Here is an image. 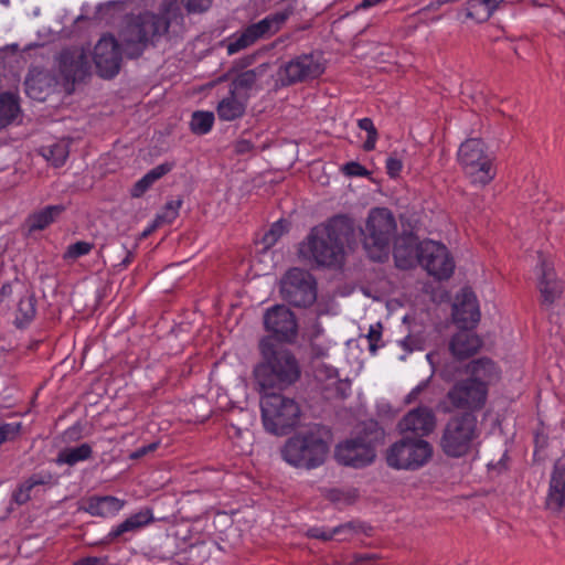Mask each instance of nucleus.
<instances>
[{
    "instance_id": "20",
    "label": "nucleus",
    "mask_w": 565,
    "mask_h": 565,
    "mask_svg": "<svg viewBox=\"0 0 565 565\" xmlns=\"http://www.w3.org/2000/svg\"><path fill=\"white\" fill-rule=\"evenodd\" d=\"M452 318L458 328L475 329L480 320L477 297L470 288H462L452 305Z\"/></svg>"
},
{
    "instance_id": "16",
    "label": "nucleus",
    "mask_w": 565,
    "mask_h": 565,
    "mask_svg": "<svg viewBox=\"0 0 565 565\" xmlns=\"http://www.w3.org/2000/svg\"><path fill=\"white\" fill-rule=\"evenodd\" d=\"M488 397V387L476 379H465L456 382L447 393V399L457 409H468L469 413L481 409Z\"/></svg>"
},
{
    "instance_id": "22",
    "label": "nucleus",
    "mask_w": 565,
    "mask_h": 565,
    "mask_svg": "<svg viewBox=\"0 0 565 565\" xmlns=\"http://www.w3.org/2000/svg\"><path fill=\"white\" fill-rule=\"evenodd\" d=\"M545 503L554 512L565 507V460H558L553 466Z\"/></svg>"
},
{
    "instance_id": "11",
    "label": "nucleus",
    "mask_w": 565,
    "mask_h": 565,
    "mask_svg": "<svg viewBox=\"0 0 565 565\" xmlns=\"http://www.w3.org/2000/svg\"><path fill=\"white\" fill-rule=\"evenodd\" d=\"M280 294L289 305L307 308L317 299V282L310 273L291 268L281 280Z\"/></svg>"
},
{
    "instance_id": "41",
    "label": "nucleus",
    "mask_w": 565,
    "mask_h": 565,
    "mask_svg": "<svg viewBox=\"0 0 565 565\" xmlns=\"http://www.w3.org/2000/svg\"><path fill=\"white\" fill-rule=\"evenodd\" d=\"M257 81V73L255 70H248L238 74L232 82L230 90L241 94V90L250 89Z\"/></svg>"
},
{
    "instance_id": "56",
    "label": "nucleus",
    "mask_w": 565,
    "mask_h": 565,
    "mask_svg": "<svg viewBox=\"0 0 565 565\" xmlns=\"http://www.w3.org/2000/svg\"><path fill=\"white\" fill-rule=\"evenodd\" d=\"M427 384L426 382H423L420 384H418L417 386H415L411 392L409 394L406 396V403H412L414 402L415 399H417V397L419 396V394L426 388Z\"/></svg>"
},
{
    "instance_id": "19",
    "label": "nucleus",
    "mask_w": 565,
    "mask_h": 565,
    "mask_svg": "<svg viewBox=\"0 0 565 565\" xmlns=\"http://www.w3.org/2000/svg\"><path fill=\"white\" fill-rule=\"evenodd\" d=\"M436 427V414L425 405L408 411L397 424L401 434H412L415 438L429 436Z\"/></svg>"
},
{
    "instance_id": "40",
    "label": "nucleus",
    "mask_w": 565,
    "mask_h": 565,
    "mask_svg": "<svg viewBox=\"0 0 565 565\" xmlns=\"http://www.w3.org/2000/svg\"><path fill=\"white\" fill-rule=\"evenodd\" d=\"M467 18L476 22H486L490 19L491 14L484 0H469L466 7Z\"/></svg>"
},
{
    "instance_id": "31",
    "label": "nucleus",
    "mask_w": 565,
    "mask_h": 565,
    "mask_svg": "<svg viewBox=\"0 0 565 565\" xmlns=\"http://www.w3.org/2000/svg\"><path fill=\"white\" fill-rule=\"evenodd\" d=\"M19 96L11 92L0 94V128L13 122L20 114Z\"/></svg>"
},
{
    "instance_id": "63",
    "label": "nucleus",
    "mask_w": 565,
    "mask_h": 565,
    "mask_svg": "<svg viewBox=\"0 0 565 565\" xmlns=\"http://www.w3.org/2000/svg\"><path fill=\"white\" fill-rule=\"evenodd\" d=\"M159 225H160V224H157V223L154 222V224H153L151 227H149L148 230H146V231L143 232V236H147L149 233H151V231H152L156 226H159Z\"/></svg>"
},
{
    "instance_id": "12",
    "label": "nucleus",
    "mask_w": 565,
    "mask_h": 565,
    "mask_svg": "<svg viewBox=\"0 0 565 565\" xmlns=\"http://www.w3.org/2000/svg\"><path fill=\"white\" fill-rule=\"evenodd\" d=\"M375 456V444L366 435L348 438L339 443L334 450V457L340 465L355 469L371 465Z\"/></svg>"
},
{
    "instance_id": "45",
    "label": "nucleus",
    "mask_w": 565,
    "mask_h": 565,
    "mask_svg": "<svg viewBox=\"0 0 565 565\" xmlns=\"http://www.w3.org/2000/svg\"><path fill=\"white\" fill-rule=\"evenodd\" d=\"M94 248V244L85 241H78L67 246L63 258L64 260H76L79 257L88 255Z\"/></svg>"
},
{
    "instance_id": "10",
    "label": "nucleus",
    "mask_w": 565,
    "mask_h": 565,
    "mask_svg": "<svg viewBox=\"0 0 565 565\" xmlns=\"http://www.w3.org/2000/svg\"><path fill=\"white\" fill-rule=\"evenodd\" d=\"M290 14V10L278 11L235 32L223 42L227 54L234 55L252 46L258 40L271 38L281 29Z\"/></svg>"
},
{
    "instance_id": "7",
    "label": "nucleus",
    "mask_w": 565,
    "mask_h": 565,
    "mask_svg": "<svg viewBox=\"0 0 565 565\" xmlns=\"http://www.w3.org/2000/svg\"><path fill=\"white\" fill-rule=\"evenodd\" d=\"M260 412L265 430L276 436L287 435L297 426L301 414L294 398L266 391L260 396Z\"/></svg>"
},
{
    "instance_id": "47",
    "label": "nucleus",
    "mask_w": 565,
    "mask_h": 565,
    "mask_svg": "<svg viewBox=\"0 0 565 565\" xmlns=\"http://www.w3.org/2000/svg\"><path fill=\"white\" fill-rule=\"evenodd\" d=\"M342 172L347 177H367V169L356 161H349L342 167Z\"/></svg>"
},
{
    "instance_id": "26",
    "label": "nucleus",
    "mask_w": 565,
    "mask_h": 565,
    "mask_svg": "<svg viewBox=\"0 0 565 565\" xmlns=\"http://www.w3.org/2000/svg\"><path fill=\"white\" fill-rule=\"evenodd\" d=\"M247 106V97L232 90L223 97L216 107V114L222 121H234L244 116Z\"/></svg>"
},
{
    "instance_id": "1",
    "label": "nucleus",
    "mask_w": 565,
    "mask_h": 565,
    "mask_svg": "<svg viewBox=\"0 0 565 565\" xmlns=\"http://www.w3.org/2000/svg\"><path fill=\"white\" fill-rule=\"evenodd\" d=\"M354 233L351 217L339 214L327 223L311 228L306 239L300 244V256L321 267L340 266L344 258V244Z\"/></svg>"
},
{
    "instance_id": "8",
    "label": "nucleus",
    "mask_w": 565,
    "mask_h": 565,
    "mask_svg": "<svg viewBox=\"0 0 565 565\" xmlns=\"http://www.w3.org/2000/svg\"><path fill=\"white\" fill-rule=\"evenodd\" d=\"M458 162L473 184H489L495 177L494 156L478 138L463 141L457 153Z\"/></svg>"
},
{
    "instance_id": "37",
    "label": "nucleus",
    "mask_w": 565,
    "mask_h": 565,
    "mask_svg": "<svg viewBox=\"0 0 565 565\" xmlns=\"http://www.w3.org/2000/svg\"><path fill=\"white\" fill-rule=\"evenodd\" d=\"M214 124V114L211 111H194L191 119V130L196 135H205L211 131Z\"/></svg>"
},
{
    "instance_id": "62",
    "label": "nucleus",
    "mask_w": 565,
    "mask_h": 565,
    "mask_svg": "<svg viewBox=\"0 0 565 565\" xmlns=\"http://www.w3.org/2000/svg\"><path fill=\"white\" fill-rule=\"evenodd\" d=\"M530 3L533 7H537V8H542V7H547L548 6L547 0H530Z\"/></svg>"
},
{
    "instance_id": "55",
    "label": "nucleus",
    "mask_w": 565,
    "mask_h": 565,
    "mask_svg": "<svg viewBox=\"0 0 565 565\" xmlns=\"http://www.w3.org/2000/svg\"><path fill=\"white\" fill-rule=\"evenodd\" d=\"M505 0H484L487 8L489 9V13L492 15L493 12L498 9V7L504 2ZM525 0H508V2L514 4L524 2Z\"/></svg>"
},
{
    "instance_id": "35",
    "label": "nucleus",
    "mask_w": 565,
    "mask_h": 565,
    "mask_svg": "<svg viewBox=\"0 0 565 565\" xmlns=\"http://www.w3.org/2000/svg\"><path fill=\"white\" fill-rule=\"evenodd\" d=\"M369 530H371V527L363 522L349 521L332 527V533L333 539L337 537L338 541H347L358 533L367 534Z\"/></svg>"
},
{
    "instance_id": "21",
    "label": "nucleus",
    "mask_w": 565,
    "mask_h": 565,
    "mask_svg": "<svg viewBox=\"0 0 565 565\" xmlns=\"http://www.w3.org/2000/svg\"><path fill=\"white\" fill-rule=\"evenodd\" d=\"M90 70L89 56L82 47L65 49L60 55L61 74L73 83L83 81Z\"/></svg>"
},
{
    "instance_id": "42",
    "label": "nucleus",
    "mask_w": 565,
    "mask_h": 565,
    "mask_svg": "<svg viewBox=\"0 0 565 565\" xmlns=\"http://www.w3.org/2000/svg\"><path fill=\"white\" fill-rule=\"evenodd\" d=\"M182 205L181 200H171L166 203L160 213L156 216L157 224H171L179 215V210Z\"/></svg>"
},
{
    "instance_id": "52",
    "label": "nucleus",
    "mask_w": 565,
    "mask_h": 565,
    "mask_svg": "<svg viewBox=\"0 0 565 565\" xmlns=\"http://www.w3.org/2000/svg\"><path fill=\"white\" fill-rule=\"evenodd\" d=\"M382 332L380 329L371 326L367 333L369 345L371 351H375L377 348V342L381 340Z\"/></svg>"
},
{
    "instance_id": "28",
    "label": "nucleus",
    "mask_w": 565,
    "mask_h": 565,
    "mask_svg": "<svg viewBox=\"0 0 565 565\" xmlns=\"http://www.w3.org/2000/svg\"><path fill=\"white\" fill-rule=\"evenodd\" d=\"M174 167L173 162H163L149 170L141 179H139L132 186L130 194L132 198L142 196L151 185L169 173Z\"/></svg>"
},
{
    "instance_id": "29",
    "label": "nucleus",
    "mask_w": 565,
    "mask_h": 565,
    "mask_svg": "<svg viewBox=\"0 0 565 565\" xmlns=\"http://www.w3.org/2000/svg\"><path fill=\"white\" fill-rule=\"evenodd\" d=\"M50 481L51 475L49 473H33L17 487L12 492L11 500L18 505L25 504L31 499V493L35 487L47 484Z\"/></svg>"
},
{
    "instance_id": "15",
    "label": "nucleus",
    "mask_w": 565,
    "mask_h": 565,
    "mask_svg": "<svg viewBox=\"0 0 565 565\" xmlns=\"http://www.w3.org/2000/svg\"><path fill=\"white\" fill-rule=\"evenodd\" d=\"M324 71L315 54H301L280 65L277 76L282 86L306 82L319 77Z\"/></svg>"
},
{
    "instance_id": "27",
    "label": "nucleus",
    "mask_w": 565,
    "mask_h": 565,
    "mask_svg": "<svg viewBox=\"0 0 565 565\" xmlns=\"http://www.w3.org/2000/svg\"><path fill=\"white\" fill-rule=\"evenodd\" d=\"M420 243L413 233H406L395 239L393 253L398 267L405 268L414 257L417 258V247Z\"/></svg>"
},
{
    "instance_id": "2",
    "label": "nucleus",
    "mask_w": 565,
    "mask_h": 565,
    "mask_svg": "<svg viewBox=\"0 0 565 565\" xmlns=\"http://www.w3.org/2000/svg\"><path fill=\"white\" fill-rule=\"evenodd\" d=\"M258 349L260 361L254 374L262 391L284 390L300 379V363L289 349L275 343L269 337L260 339Z\"/></svg>"
},
{
    "instance_id": "38",
    "label": "nucleus",
    "mask_w": 565,
    "mask_h": 565,
    "mask_svg": "<svg viewBox=\"0 0 565 565\" xmlns=\"http://www.w3.org/2000/svg\"><path fill=\"white\" fill-rule=\"evenodd\" d=\"M125 520L130 526L132 533L138 532L154 521L153 510L151 508H142Z\"/></svg>"
},
{
    "instance_id": "53",
    "label": "nucleus",
    "mask_w": 565,
    "mask_h": 565,
    "mask_svg": "<svg viewBox=\"0 0 565 565\" xmlns=\"http://www.w3.org/2000/svg\"><path fill=\"white\" fill-rule=\"evenodd\" d=\"M105 557L86 556L77 559L74 565H106Z\"/></svg>"
},
{
    "instance_id": "23",
    "label": "nucleus",
    "mask_w": 565,
    "mask_h": 565,
    "mask_svg": "<svg viewBox=\"0 0 565 565\" xmlns=\"http://www.w3.org/2000/svg\"><path fill=\"white\" fill-rule=\"evenodd\" d=\"M126 501L114 495H92L83 503V511L92 516L109 519L116 516Z\"/></svg>"
},
{
    "instance_id": "48",
    "label": "nucleus",
    "mask_w": 565,
    "mask_h": 565,
    "mask_svg": "<svg viewBox=\"0 0 565 565\" xmlns=\"http://www.w3.org/2000/svg\"><path fill=\"white\" fill-rule=\"evenodd\" d=\"M188 12L190 13H201L206 11L211 6L213 0H181Z\"/></svg>"
},
{
    "instance_id": "17",
    "label": "nucleus",
    "mask_w": 565,
    "mask_h": 565,
    "mask_svg": "<svg viewBox=\"0 0 565 565\" xmlns=\"http://www.w3.org/2000/svg\"><path fill=\"white\" fill-rule=\"evenodd\" d=\"M121 60V49L115 36L103 35L96 43L93 53L98 75L106 79L115 77L120 71Z\"/></svg>"
},
{
    "instance_id": "64",
    "label": "nucleus",
    "mask_w": 565,
    "mask_h": 565,
    "mask_svg": "<svg viewBox=\"0 0 565 565\" xmlns=\"http://www.w3.org/2000/svg\"><path fill=\"white\" fill-rule=\"evenodd\" d=\"M372 426L375 428L374 433H375V438H377L379 435H381V433L377 429V425L376 424H372Z\"/></svg>"
},
{
    "instance_id": "30",
    "label": "nucleus",
    "mask_w": 565,
    "mask_h": 565,
    "mask_svg": "<svg viewBox=\"0 0 565 565\" xmlns=\"http://www.w3.org/2000/svg\"><path fill=\"white\" fill-rule=\"evenodd\" d=\"M93 456V448L89 444L83 443L75 447H66L57 454L56 463L73 467L78 462L86 461Z\"/></svg>"
},
{
    "instance_id": "9",
    "label": "nucleus",
    "mask_w": 565,
    "mask_h": 565,
    "mask_svg": "<svg viewBox=\"0 0 565 565\" xmlns=\"http://www.w3.org/2000/svg\"><path fill=\"white\" fill-rule=\"evenodd\" d=\"M433 455V445L426 439L404 436L390 446L386 462L397 470L415 471L426 466Z\"/></svg>"
},
{
    "instance_id": "36",
    "label": "nucleus",
    "mask_w": 565,
    "mask_h": 565,
    "mask_svg": "<svg viewBox=\"0 0 565 565\" xmlns=\"http://www.w3.org/2000/svg\"><path fill=\"white\" fill-rule=\"evenodd\" d=\"M327 499L338 507H347L353 504L359 492L355 488H333L327 491Z\"/></svg>"
},
{
    "instance_id": "57",
    "label": "nucleus",
    "mask_w": 565,
    "mask_h": 565,
    "mask_svg": "<svg viewBox=\"0 0 565 565\" xmlns=\"http://www.w3.org/2000/svg\"><path fill=\"white\" fill-rule=\"evenodd\" d=\"M427 384L426 382H423L420 384H418L417 386H415L411 392L409 394L406 396V403H412L414 402L415 399H417V397L419 396V394L426 388Z\"/></svg>"
},
{
    "instance_id": "6",
    "label": "nucleus",
    "mask_w": 565,
    "mask_h": 565,
    "mask_svg": "<svg viewBox=\"0 0 565 565\" xmlns=\"http://www.w3.org/2000/svg\"><path fill=\"white\" fill-rule=\"evenodd\" d=\"M480 434L481 429L475 414H458L446 423L439 445L447 457L461 458L475 448Z\"/></svg>"
},
{
    "instance_id": "58",
    "label": "nucleus",
    "mask_w": 565,
    "mask_h": 565,
    "mask_svg": "<svg viewBox=\"0 0 565 565\" xmlns=\"http://www.w3.org/2000/svg\"><path fill=\"white\" fill-rule=\"evenodd\" d=\"M373 561V554H356L354 556V565H370V563Z\"/></svg>"
},
{
    "instance_id": "49",
    "label": "nucleus",
    "mask_w": 565,
    "mask_h": 565,
    "mask_svg": "<svg viewBox=\"0 0 565 565\" xmlns=\"http://www.w3.org/2000/svg\"><path fill=\"white\" fill-rule=\"evenodd\" d=\"M307 535L311 539H317L326 542L333 540L332 529H327L323 526L310 527L307 532Z\"/></svg>"
},
{
    "instance_id": "33",
    "label": "nucleus",
    "mask_w": 565,
    "mask_h": 565,
    "mask_svg": "<svg viewBox=\"0 0 565 565\" xmlns=\"http://www.w3.org/2000/svg\"><path fill=\"white\" fill-rule=\"evenodd\" d=\"M36 316V299L34 295L22 297L18 303L14 324L18 329H25Z\"/></svg>"
},
{
    "instance_id": "24",
    "label": "nucleus",
    "mask_w": 565,
    "mask_h": 565,
    "mask_svg": "<svg viewBox=\"0 0 565 565\" xmlns=\"http://www.w3.org/2000/svg\"><path fill=\"white\" fill-rule=\"evenodd\" d=\"M481 345L482 341L473 329L459 328L449 342V350L457 360H466L476 354Z\"/></svg>"
},
{
    "instance_id": "25",
    "label": "nucleus",
    "mask_w": 565,
    "mask_h": 565,
    "mask_svg": "<svg viewBox=\"0 0 565 565\" xmlns=\"http://www.w3.org/2000/svg\"><path fill=\"white\" fill-rule=\"evenodd\" d=\"M65 211L66 206L64 204L46 205L33 211L24 221V227L28 234L46 230L50 225L55 223Z\"/></svg>"
},
{
    "instance_id": "43",
    "label": "nucleus",
    "mask_w": 565,
    "mask_h": 565,
    "mask_svg": "<svg viewBox=\"0 0 565 565\" xmlns=\"http://www.w3.org/2000/svg\"><path fill=\"white\" fill-rule=\"evenodd\" d=\"M358 127L361 130H364V131L367 132V138L364 141V143H363V149L365 151L374 150L376 141H377L379 134H377V130H376V128L374 126L373 120L371 118H369V117L361 118V119L358 120Z\"/></svg>"
},
{
    "instance_id": "60",
    "label": "nucleus",
    "mask_w": 565,
    "mask_h": 565,
    "mask_svg": "<svg viewBox=\"0 0 565 565\" xmlns=\"http://www.w3.org/2000/svg\"><path fill=\"white\" fill-rule=\"evenodd\" d=\"M12 295V286L10 282H4L0 288V303Z\"/></svg>"
},
{
    "instance_id": "50",
    "label": "nucleus",
    "mask_w": 565,
    "mask_h": 565,
    "mask_svg": "<svg viewBox=\"0 0 565 565\" xmlns=\"http://www.w3.org/2000/svg\"><path fill=\"white\" fill-rule=\"evenodd\" d=\"M22 424L17 423H4L0 425L2 435H4V441L15 438L21 431Z\"/></svg>"
},
{
    "instance_id": "13",
    "label": "nucleus",
    "mask_w": 565,
    "mask_h": 565,
    "mask_svg": "<svg viewBox=\"0 0 565 565\" xmlns=\"http://www.w3.org/2000/svg\"><path fill=\"white\" fill-rule=\"evenodd\" d=\"M417 260L426 271L438 280L448 279L455 269V262L444 244L423 241L417 247Z\"/></svg>"
},
{
    "instance_id": "59",
    "label": "nucleus",
    "mask_w": 565,
    "mask_h": 565,
    "mask_svg": "<svg viewBox=\"0 0 565 565\" xmlns=\"http://www.w3.org/2000/svg\"><path fill=\"white\" fill-rule=\"evenodd\" d=\"M34 82L32 79H26L25 81V92L26 94L33 98V99H42L41 96H40V92L38 93L34 88Z\"/></svg>"
},
{
    "instance_id": "5",
    "label": "nucleus",
    "mask_w": 565,
    "mask_h": 565,
    "mask_svg": "<svg viewBox=\"0 0 565 565\" xmlns=\"http://www.w3.org/2000/svg\"><path fill=\"white\" fill-rule=\"evenodd\" d=\"M396 231L395 217L388 209L374 207L369 212L362 235L363 247L372 260L387 259Z\"/></svg>"
},
{
    "instance_id": "3",
    "label": "nucleus",
    "mask_w": 565,
    "mask_h": 565,
    "mask_svg": "<svg viewBox=\"0 0 565 565\" xmlns=\"http://www.w3.org/2000/svg\"><path fill=\"white\" fill-rule=\"evenodd\" d=\"M169 26L170 22L163 14L143 12L129 17L120 34L127 57H139L154 38L168 32Z\"/></svg>"
},
{
    "instance_id": "32",
    "label": "nucleus",
    "mask_w": 565,
    "mask_h": 565,
    "mask_svg": "<svg viewBox=\"0 0 565 565\" xmlns=\"http://www.w3.org/2000/svg\"><path fill=\"white\" fill-rule=\"evenodd\" d=\"M468 371L470 374L468 379H476V381L484 383L487 386L492 380L498 377L495 364L487 358L472 361L468 365Z\"/></svg>"
},
{
    "instance_id": "39",
    "label": "nucleus",
    "mask_w": 565,
    "mask_h": 565,
    "mask_svg": "<svg viewBox=\"0 0 565 565\" xmlns=\"http://www.w3.org/2000/svg\"><path fill=\"white\" fill-rule=\"evenodd\" d=\"M128 533H132V531L126 520H124L121 523L113 526L110 531L97 544L109 545L115 542H127L129 541V539L126 536Z\"/></svg>"
},
{
    "instance_id": "34",
    "label": "nucleus",
    "mask_w": 565,
    "mask_h": 565,
    "mask_svg": "<svg viewBox=\"0 0 565 565\" xmlns=\"http://www.w3.org/2000/svg\"><path fill=\"white\" fill-rule=\"evenodd\" d=\"M43 157L54 167L60 168L65 164L70 154V142L65 140L57 141L42 149Z\"/></svg>"
},
{
    "instance_id": "61",
    "label": "nucleus",
    "mask_w": 565,
    "mask_h": 565,
    "mask_svg": "<svg viewBox=\"0 0 565 565\" xmlns=\"http://www.w3.org/2000/svg\"><path fill=\"white\" fill-rule=\"evenodd\" d=\"M135 255L132 252L127 250L125 258L117 265L121 269L127 268L134 260Z\"/></svg>"
},
{
    "instance_id": "46",
    "label": "nucleus",
    "mask_w": 565,
    "mask_h": 565,
    "mask_svg": "<svg viewBox=\"0 0 565 565\" xmlns=\"http://www.w3.org/2000/svg\"><path fill=\"white\" fill-rule=\"evenodd\" d=\"M403 167L402 158L396 152L391 153L385 161L386 173L393 179L401 174Z\"/></svg>"
},
{
    "instance_id": "4",
    "label": "nucleus",
    "mask_w": 565,
    "mask_h": 565,
    "mask_svg": "<svg viewBox=\"0 0 565 565\" xmlns=\"http://www.w3.org/2000/svg\"><path fill=\"white\" fill-rule=\"evenodd\" d=\"M329 446L321 431L310 428L288 438L281 449L282 459L292 467L315 469L321 466Z\"/></svg>"
},
{
    "instance_id": "51",
    "label": "nucleus",
    "mask_w": 565,
    "mask_h": 565,
    "mask_svg": "<svg viewBox=\"0 0 565 565\" xmlns=\"http://www.w3.org/2000/svg\"><path fill=\"white\" fill-rule=\"evenodd\" d=\"M158 448V443H151L147 446H142L130 454V459L137 460L146 456L147 454L154 451Z\"/></svg>"
},
{
    "instance_id": "54",
    "label": "nucleus",
    "mask_w": 565,
    "mask_h": 565,
    "mask_svg": "<svg viewBox=\"0 0 565 565\" xmlns=\"http://www.w3.org/2000/svg\"><path fill=\"white\" fill-rule=\"evenodd\" d=\"M253 148V142L246 139L238 140L235 146L236 152L241 154L250 152Z\"/></svg>"
},
{
    "instance_id": "18",
    "label": "nucleus",
    "mask_w": 565,
    "mask_h": 565,
    "mask_svg": "<svg viewBox=\"0 0 565 565\" xmlns=\"http://www.w3.org/2000/svg\"><path fill=\"white\" fill-rule=\"evenodd\" d=\"M539 264L536 266L537 290L540 292L541 305L550 308L563 294V282L557 278L554 264L539 255Z\"/></svg>"
},
{
    "instance_id": "44",
    "label": "nucleus",
    "mask_w": 565,
    "mask_h": 565,
    "mask_svg": "<svg viewBox=\"0 0 565 565\" xmlns=\"http://www.w3.org/2000/svg\"><path fill=\"white\" fill-rule=\"evenodd\" d=\"M288 231V223L285 220L274 222L270 228L264 234L263 243L265 247H270Z\"/></svg>"
},
{
    "instance_id": "14",
    "label": "nucleus",
    "mask_w": 565,
    "mask_h": 565,
    "mask_svg": "<svg viewBox=\"0 0 565 565\" xmlns=\"http://www.w3.org/2000/svg\"><path fill=\"white\" fill-rule=\"evenodd\" d=\"M264 328L274 341L292 343L298 335V322L295 313L285 305H275L264 313Z\"/></svg>"
}]
</instances>
